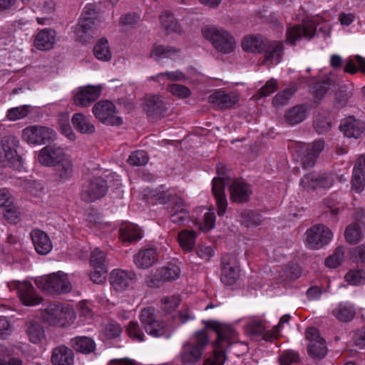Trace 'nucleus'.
I'll return each instance as SVG.
<instances>
[{
	"instance_id": "nucleus-39",
	"label": "nucleus",
	"mask_w": 365,
	"mask_h": 365,
	"mask_svg": "<svg viewBox=\"0 0 365 365\" xmlns=\"http://www.w3.org/2000/svg\"><path fill=\"white\" fill-rule=\"evenodd\" d=\"M55 167V174L61 180L69 179L73 173V163L71 160L66 155L62 160L56 163Z\"/></svg>"
},
{
	"instance_id": "nucleus-24",
	"label": "nucleus",
	"mask_w": 365,
	"mask_h": 365,
	"mask_svg": "<svg viewBox=\"0 0 365 365\" xmlns=\"http://www.w3.org/2000/svg\"><path fill=\"white\" fill-rule=\"evenodd\" d=\"M158 259V254L155 248L142 249L133 256V262L140 269H148L152 267Z\"/></svg>"
},
{
	"instance_id": "nucleus-32",
	"label": "nucleus",
	"mask_w": 365,
	"mask_h": 365,
	"mask_svg": "<svg viewBox=\"0 0 365 365\" xmlns=\"http://www.w3.org/2000/svg\"><path fill=\"white\" fill-rule=\"evenodd\" d=\"M180 274V267L175 264L169 263L158 269L154 277L158 281L168 282L177 279Z\"/></svg>"
},
{
	"instance_id": "nucleus-57",
	"label": "nucleus",
	"mask_w": 365,
	"mask_h": 365,
	"mask_svg": "<svg viewBox=\"0 0 365 365\" xmlns=\"http://www.w3.org/2000/svg\"><path fill=\"white\" fill-rule=\"evenodd\" d=\"M199 228L203 232H207L213 229L215 224V215L212 210H210L204 215L203 222H197Z\"/></svg>"
},
{
	"instance_id": "nucleus-10",
	"label": "nucleus",
	"mask_w": 365,
	"mask_h": 365,
	"mask_svg": "<svg viewBox=\"0 0 365 365\" xmlns=\"http://www.w3.org/2000/svg\"><path fill=\"white\" fill-rule=\"evenodd\" d=\"M305 236L308 247L313 250H319L331 241L332 232L329 227L318 224L308 229L305 232Z\"/></svg>"
},
{
	"instance_id": "nucleus-50",
	"label": "nucleus",
	"mask_w": 365,
	"mask_h": 365,
	"mask_svg": "<svg viewBox=\"0 0 365 365\" xmlns=\"http://www.w3.org/2000/svg\"><path fill=\"white\" fill-rule=\"evenodd\" d=\"M149 160V157L144 150H135L130 153L127 163L131 166L145 165Z\"/></svg>"
},
{
	"instance_id": "nucleus-1",
	"label": "nucleus",
	"mask_w": 365,
	"mask_h": 365,
	"mask_svg": "<svg viewBox=\"0 0 365 365\" xmlns=\"http://www.w3.org/2000/svg\"><path fill=\"white\" fill-rule=\"evenodd\" d=\"M204 323L207 329L216 334L215 344L219 349H222L223 354L225 355L229 349L237 356L248 352V345L244 341L237 340V333L231 326L216 321H204Z\"/></svg>"
},
{
	"instance_id": "nucleus-19",
	"label": "nucleus",
	"mask_w": 365,
	"mask_h": 365,
	"mask_svg": "<svg viewBox=\"0 0 365 365\" xmlns=\"http://www.w3.org/2000/svg\"><path fill=\"white\" fill-rule=\"evenodd\" d=\"M66 155L63 149L60 146L56 144L48 145L39 151L38 160L42 165L51 167L56 165Z\"/></svg>"
},
{
	"instance_id": "nucleus-5",
	"label": "nucleus",
	"mask_w": 365,
	"mask_h": 365,
	"mask_svg": "<svg viewBox=\"0 0 365 365\" xmlns=\"http://www.w3.org/2000/svg\"><path fill=\"white\" fill-rule=\"evenodd\" d=\"M207 327L197 331L192 341L186 342L181 351L182 361L185 364H193L202 357L205 347L208 344Z\"/></svg>"
},
{
	"instance_id": "nucleus-30",
	"label": "nucleus",
	"mask_w": 365,
	"mask_h": 365,
	"mask_svg": "<svg viewBox=\"0 0 365 365\" xmlns=\"http://www.w3.org/2000/svg\"><path fill=\"white\" fill-rule=\"evenodd\" d=\"M55 41L56 31L51 29H44L36 35L34 45L38 50L47 51L53 47Z\"/></svg>"
},
{
	"instance_id": "nucleus-3",
	"label": "nucleus",
	"mask_w": 365,
	"mask_h": 365,
	"mask_svg": "<svg viewBox=\"0 0 365 365\" xmlns=\"http://www.w3.org/2000/svg\"><path fill=\"white\" fill-rule=\"evenodd\" d=\"M41 318L43 321L50 326L64 327L69 326L75 319V313L68 305L50 303L42 311Z\"/></svg>"
},
{
	"instance_id": "nucleus-27",
	"label": "nucleus",
	"mask_w": 365,
	"mask_h": 365,
	"mask_svg": "<svg viewBox=\"0 0 365 365\" xmlns=\"http://www.w3.org/2000/svg\"><path fill=\"white\" fill-rule=\"evenodd\" d=\"M51 362L53 365H74V353L64 345L58 346L52 351Z\"/></svg>"
},
{
	"instance_id": "nucleus-42",
	"label": "nucleus",
	"mask_w": 365,
	"mask_h": 365,
	"mask_svg": "<svg viewBox=\"0 0 365 365\" xmlns=\"http://www.w3.org/2000/svg\"><path fill=\"white\" fill-rule=\"evenodd\" d=\"M26 326V333L32 343L38 344L44 338V329L38 322L29 321Z\"/></svg>"
},
{
	"instance_id": "nucleus-18",
	"label": "nucleus",
	"mask_w": 365,
	"mask_h": 365,
	"mask_svg": "<svg viewBox=\"0 0 365 365\" xmlns=\"http://www.w3.org/2000/svg\"><path fill=\"white\" fill-rule=\"evenodd\" d=\"M109 281L115 292H123L133 287L136 281V274L133 272L115 269L110 272Z\"/></svg>"
},
{
	"instance_id": "nucleus-25",
	"label": "nucleus",
	"mask_w": 365,
	"mask_h": 365,
	"mask_svg": "<svg viewBox=\"0 0 365 365\" xmlns=\"http://www.w3.org/2000/svg\"><path fill=\"white\" fill-rule=\"evenodd\" d=\"M283 44L280 41H269L265 46L263 51H264V58L262 64H277L282 58L283 55Z\"/></svg>"
},
{
	"instance_id": "nucleus-9",
	"label": "nucleus",
	"mask_w": 365,
	"mask_h": 365,
	"mask_svg": "<svg viewBox=\"0 0 365 365\" xmlns=\"http://www.w3.org/2000/svg\"><path fill=\"white\" fill-rule=\"evenodd\" d=\"M324 148V142L322 140H315L311 145L299 144L296 146L295 153L297 155L304 168L313 167L319 153Z\"/></svg>"
},
{
	"instance_id": "nucleus-62",
	"label": "nucleus",
	"mask_w": 365,
	"mask_h": 365,
	"mask_svg": "<svg viewBox=\"0 0 365 365\" xmlns=\"http://www.w3.org/2000/svg\"><path fill=\"white\" fill-rule=\"evenodd\" d=\"M164 304L163 309L166 312H172L174 311L180 304L181 302L180 297L179 295H174L170 297H165L162 299Z\"/></svg>"
},
{
	"instance_id": "nucleus-45",
	"label": "nucleus",
	"mask_w": 365,
	"mask_h": 365,
	"mask_svg": "<svg viewBox=\"0 0 365 365\" xmlns=\"http://www.w3.org/2000/svg\"><path fill=\"white\" fill-rule=\"evenodd\" d=\"M95 56L100 61H108L111 58V52L108 46V42L106 38H101L93 48Z\"/></svg>"
},
{
	"instance_id": "nucleus-33",
	"label": "nucleus",
	"mask_w": 365,
	"mask_h": 365,
	"mask_svg": "<svg viewBox=\"0 0 365 365\" xmlns=\"http://www.w3.org/2000/svg\"><path fill=\"white\" fill-rule=\"evenodd\" d=\"M308 106L305 104L297 105L289 109L284 114V119L291 125L299 124L307 116Z\"/></svg>"
},
{
	"instance_id": "nucleus-43",
	"label": "nucleus",
	"mask_w": 365,
	"mask_h": 365,
	"mask_svg": "<svg viewBox=\"0 0 365 365\" xmlns=\"http://www.w3.org/2000/svg\"><path fill=\"white\" fill-rule=\"evenodd\" d=\"M120 237L123 242H133L141 239L142 234L138 227L130 225L120 230Z\"/></svg>"
},
{
	"instance_id": "nucleus-2",
	"label": "nucleus",
	"mask_w": 365,
	"mask_h": 365,
	"mask_svg": "<svg viewBox=\"0 0 365 365\" xmlns=\"http://www.w3.org/2000/svg\"><path fill=\"white\" fill-rule=\"evenodd\" d=\"M205 39L210 42L212 46L224 54L234 51L236 48V41L234 36L222 27H207L202 30Z\"/></svg>"
},
{
	"instance_id": "nucleus-12",
	"label": "nucleus",
	"mask_w": 365,
	"mask_h": 365,
	"mask_svg": "<svg viewBox=\"0 0 365 365\" xmlns=\"http://www.w3.org/2000/svg\"><path fill=\"white\" fill-rule=\"evenodd\" d=\"M94 116L101 123L110 125H120L122 118L115 115V106L109 101H100L93 107Z\"/></svg>"
},
{
	"instance_id": "nucleus-13",
	"label": "nucleus",
	"mask_w": 365,
	"mask_h": 365,
	"mask_svg": "<svg viewBox=\"0 0 365 365\" xmlns=\"http://www.w3.org/2000/svg\"><path fill=\"white\" fill-rule=\"evenodd\" d=\"M139 317L141 324L144 326L145 331L148 334L155 337H159L166 334L164 323L156 319L154 307H148L143 309Z\"/></svg>"
},
{
	"instance_id": "nucleus-17",
	"label": "nucleus",
	"mask_w": 365,
	"mask_h": 365,
	"mask_svg": "<svg viewBox=\"0 0 365 365\" xmlns=\"http://www.w3.org/2000/svg\"><path fill=\"white\" fill-rule=\"evenodd\" d=\"M10 289H16L21 301L26 306H34L38 304L43 300L38 296L34 286L29 282H14L9 284Z\"/></svg>"
},
{
	"instance_id": "nucleus-29",
	"label": "nucleus",
	"mask_w": 365,
	"mask_h": 365,
	"mask_svg": "<svg viewBox=\"0 0 365 365\" xmlns=\"http://www.w3.org/2000/svg\"><path fill=\"white\" fill-rule=\"evenodd\" d=\"M209 102L219 109H227L234 106L237 98L223 91H217L209 96Z\"/></svg>"
},
{
	"instance_id": "nucleus-55",
	"label": "nucleus",
	"mask_w": 365,
	"mask_h": 365,
	"mask_svg": "<svg viewBox=\"0 0 365 365\" xmlns=\"http://www.w3.org/2000/svg\"><path fill=\"white\" fill-rule=\"evenodd\" d=\"M226 359V355L223 354L222 349H219L215 344L213 355L207 358L203 365H223Z\"/></svg>"
},
{
	"instance_id": "nucleus-54",
	"label": "nucleus",
	"mask_w": 365,
	"mask_h": 365,
	"mask_svg": "<svg viewBox=\"0 0 365 365\" xmlns=\"http://www.w3.org/2000/svg\"><path fill=\"white\" fill-rule=\"evenodd\" d=\"M30 113L29 106H23L9 109L7 112V118L10 120H17L25 118Z\"/></svg>"
},
{
	"instance_id": "nucleus-52",
	"label": "nucleus",
	"mask_w": 365,
	"mask_h": 365,
	"mask_svg": "<svg viewBox=\"0 0 365 365\" xmlns=\"http://www.w3.org/2000/svg\"><path fill=\"white\" fill-rule=\"evenodd\" d=\"M177 52H178V50L173 47L155 44L150 51V56L167 58Z\"/></svg>"
},
{
	"instance_id": "nucleus-56",
	"label": "nucleus",
	"mask_w": 365,
	"mask_h": 365,
	"mask_svg": "<svg viewBox=\"0 0 365 365\" xmlns=\"http://www.w3.org/2000/svg\"><path fill=\"white\" fill-rule=\"evenodd\" d=\"M317 174L309 173L304 175L300 181V185L307 191L315 190L317 189Z\"/></svg>"
},
{
	"instance_id": "nucleus-34",
	"label": "nucleus",
	"mask_w": 365,
	"mask_h": 365,
	"mask_svg": "<svg viewBox=\"0 0 365 365\" xmlns=\"http://www.w3.org/2000/svg\"><path fill=\"white\" fill-rule=\"evenodd\" d=\"M332 314L341 322H349L356 315V309L353 304L340 303L333 309Z\"/></svg>"
},
{
	"instance_id": "nucleus-31",
	"label": "nucleus",
	"mask_w": 365,
	"mask_h": 365,
	"mask_svg": "<svg viewBox=\"0 0 365 365\" xmlns=\"http://www.w3.org/2000/svg\"><path fill=\"white\" fill-rule=\"evenodd\" d=\"M70 344L76 351L88 354L93 352L96 349V343L88 336H76L71 340Z\"/></svg>"
},
{
	"instance_id": "nucleus-63",
	"label": "nucleus",
	"mask_w": 365,
	"mask_h": 365,
	"mask_svg": "<svg viewBox=\"0 0 365 365\" xmlns=\"http://www.w3.org/2000/svg\"><path fill=\"white\" fill-rule=\"evenodd\" d=\"M107 272V268H93L90 274V279L96 284H102L106 281Z\"/></svg>"
},
{
	"instance_id": "nucleus-7",
	"label": "nucleus",
	"mask_w": 365,
	"mask_h": 365,
	"mask_svg": "<svg viewBox=\"0 0 365 365\" xmlns=\"http://www.w3.org/2000/svg\"><path fill=\"white\" fill-rule=\"evenodd\" d=\"M217 177L213 178L212 184V192L216 200L217 207V215L222 216L225 215L227 207V200L225 192V187L231 178L226 174V168L222 164H217Z\"/></svg>"
},
{
	"instance_id": "nucleus-64",
	"label": "nucleus",
	"mask_w": 365,
	"mask_h": 365,
	"mask_svg": "<svg viewBox=\"0 0 365 365\" xmlns=\"http://www.w3.org/2000/svg\"><path fill=\"white\" fill-rule=\"evenodd\" d=\"M352 95V90L341 88L335 94V101L340 106H344Z\"/></svg>"
},
{
	"instance_id": "nucleus-46",
	"label": "nucleus",
	"mask_w": 365,
	"mask_h": 365,
	"mask_svg": "<svg viewBox=\"0 0 365 365\" xmlns=\"http://www.w3.org/2000/svg\"><path fill=\"white\" fill-rule=\"evenodd\" d=\"M309 355L312 358L323 359L327 353V347L324 339L317 340L309 343L307 346Z\"/></svg>"
},
{
	"instance_id": "nucleus-60",
	"label": "nucleus",
	"mask_w": 365,
	"mask_h": 365,
	"mask_svg": "<svg viewBox=\"0 0 365 365\" xmlns=\"http://www.w3.org/2000/svg\"><path fill=\"white\" fill-rule=\"evenodd\" d=\"M346 281L351 284H365V274L360 270L349 272L345 276Z\"/></svg>"
},
{
	"instance_id": "nucleus-21",
	"label": "nucleus",
	"mask_w": 365,
	"mask_h": 365,
	"mask_svg": "<svg viewBox=\"0 0 365 365\" xmlns=\"http://www.w3.org/2000/svg\"><path fill=\"white\" fill-rule=\"evenodd\" d=\"M143 110L148 116L160 118L165 116L168 108L161 96L153 95L145 98Z\"/></svg>"
},
{
	"instance_id": "nucleus-47",
	"label": "nucleus",
	"mask_w": 365,
	"mask_h": 365,
	"mask_svg": "<svg viewBox=\"0 0 365 365\" xmlns=\"http://www.w3.org/2000/svg\"><path fill=\"white\" fill-rule=\"evenodd\" d=\"M297 88L296 86L285 88L281 92H279L272 99V104L274 106H282L287 105L290 98L296 93Z\"/></svg>"
},
{
	"instance_id": "nucleus-26",
	"label": "nucleus",
	"mask_w": 365,
	"mask_h": 365,
	"mask_svg": "<svg viewBox=\"0 0 365 365\" xmlns=\"http://www.w3.org/2000/svg\"><path fill=\"white\" fill-rule=\"evenodd\" d=\"M269 41L261 35H247L242 41V48L245 51L261 53Z\"/></svg>"
},
{
	"instance_id": "nucleus-4",
	"label": "nucleus",
	"mask_w": 365,
	"mask_h": 365,
	"mask_svg": "<svg viewBox=\"0 0 365 365\" xmlns=\"http://www.w3.org/2000/svg\"><path fill=\"white\" fill-rule=\"evenodd\" d=\"M98 12L91 5L85 6L81 18L76 26L74 33L78 41L88 43L96 34V23Z\"/></svg>"
},
{
	"instance_id": "nucleus-58",
	"label": "nucleus",
	"mask_w": 365,
	"mask_h": 365,
	"mask_svg": "<svg viewBox=\"0 0 365 365\" xmlns=\"http://www.w3.org/2000/svg\"><path fill=\"white\" fill-rule=\"evenodd\" d=\"M126 331L128 336L135 340L139 341L144 340V334L137 322H130L127 327Z\"/></svg>"
},
{
	"instance_id": "nucleus-22",
	"label": "nucleus",
	"mask_w": 365,
	"mask_h": 365,
	"mask_svg": "<svg viewBox=\"0 0 365 365\" xmlns=\"http://www.w3.org/2000/svg\"><path fill=\"white\" fill-rule=\"evenodd\" d=\"M339 129L345 136L357 139L364 133L365 123L353 116H349L341 120Z\"/></svg>"
},
{
	"instance_id": "nucleus-38",
	"label": "nucleus",
	"mask_w": 365,
	"mask_h": 365,
	"mask_svg": "<svg viewBox=\"0 0 365 365\" xmlns=\"http://www.w3.org/2000/svg\"><path fill=\"white\" fill-rule=\"evenodd\" d=\"M313 126L316 132L321 135L329 132L331 128V121L329 114L325 112H318L314 115Z\"/></svg>"
},
{
	"instance_id": "nucleus-48",
	"label": "nucleus",
	"mask_w": 365,
	"mask_h": 365,
	"mask_svg": "<svg viewBox=\"0 0 365 365\" xmlns=\"http://www.w3.org/2000/svg\"><path fill=\"white\" fill-rule=\"evenodd\" d=\"M241 222L247 227L257 226L260 224L261 217L259 213L250 210H244L240 214Z\"/></svg>"
},
{
	"instance_id": "nucleus-59",
	"label": "nucleus",
	"mask_w": 365,
	"mask_h": 365,
	"mask_svg": "<svg viewBox=\"0 0 365 365\" xmlns=\"http://www.w3.org/2000/svg\"><path fill=\"white\" fill-rule=\"evenodd\" d=\"M168 90L174 96L179 98H188L190 94V90L182 85L173 83L168 86Z\"/></svg>"
},
{
	"instance_id": "nucleus-61",
	"label": "nucleus",
	"mask_w": 365,
	"mask_h": 365,
	"mask_svg": "<svg viewBox=\"0 0 365 365\" xmlns=\"http://www.w3.org/2000/svg\"><path fill=\"white\" fill-rule=\"evenodd\" d=\"M299 359L298 353L292 351H284L279 357L280 365H290L292 363L297 362Z\"/></svg>"
},
{
	"instance_id": "nucleus-35",
	"label": "nucleus",
	"mask_w": 365,
	"mask_h": 365,
	"mask_svg": "<svg viewBox=\"0 0 365 365\" xmlns=\"http://www.w3.org/2000/svg\"><path fill=\"white\" fill-rule=\"evenodd\" d=\"M73 127L82 134H92L95 132V126L81 113H75L71 119Z\"/></svg>"
},
{
	"instance_id": "nucleus-36",
	"label": "nucleus",
	"mask_w": 365,
	"mask_h": 365,
	"mask_svg": "<svg viewBox=\"0 0 365 365\" xmlns=\"http://www.w3.org/2000/svg\"><path fill=\"white\" fill-rule=\"evenodd\" d=\"M160 22L168 34L171 33L180 34L182 31L181 26L169 11L162 12L160 16Z\"/></svg>"
},
{
	"instance_id": "nucleus-28",
	"label": "nucleus",
	"mask_w": 365,
	"mask_h": 365,
	"mask_svg": "<svg viewBox=\"0 0 365 365\" xmlns=\"http://www.w3.org/2000/svg\"><path fill=\"white\" fill-rule=\"evenodd\" d=\"M31 237L35 250L38 254L46 255L50 252L52 244L46 232L40 230H34L31 232Z\"/></svg>"
},
{
	"instance_id": "nucleus-14",
	"label": "nucleus",
	"mask_w": 365,
	"mask_h": 365,
	"mask_svg": "<svg viewBox=\"0 0 365 365\" xmlns=\"http://www.w3.org/2000/svg\"><path fill=\"white\" fill-rule=\"evenodd\" d=\"M240 271L235 255L226 254L222 257L220 280L225 285L235 284L240 277Z\"/></svg>"
},
{
	"instance_id": "nucleus-53",
	"label": "nucleus",
	"mask_w": 365,
	"mask_h": 365,
	"mask_svg": "<svg viewBox=\"0 0 365 365\" xmlns=\"http://www.w3.org/2000/svg\"><path fill=\"white\" fill-rule=\"evenodd\" d=\"M344 251L341 247L336 248L333 255L326 259V265L329 267L336 268L339 266L344 260Z\"/></svg>"
},
{
	"instance_id": "nucleus-6",
	"label": "nucleus",
	"mask_w": 365,
	"mask_h": 365,
	"mask_svg": "<svg viewBox=\"0 0 365 365\" xmlns=\"http://www.w3.org/2000/svg\"><path fill=\"white\" fill-rule=\"evenodd\" d=\"M35 283L39 289L50 294H64L71 289L67 276L60 272L38 277Z\"/></svg>"
},
{
	"instance_id": "nucleus-16",
	"label": "nucleus",
	"mask_w": 365,
	"mask_h": 365,
	"mask_svg": "<svg viewBox=\"0 0 365 365\" xmlns=\"http://www.w3.org/2000/svg\"><path fill=\"white\" fill-rule=\"evenodd\" d=\"M317 31V25L312 20L304 21L302 24L294 25L287 31V41L295 45L297 41L302 38L310 40Z\"/></svg>"
},
{
	"instance_id": "nucleus-8",
	"label": "nucleus",
	"mask_w": 365,
	"mask_h": 365,
	"mask_svg": "<svg viewBox=\"0 0 365 365\" xmlns=\"http://www.w3.org/2000/svg\"><path fill=\"white\" fill-rule=\"evenodd\" d=\"M56 132L46 126L31 125L23 130L22 138L33 145L50 143L56 139Z\"/></svg>"
},
{
	"instance_id": "nucleus-49",
	"label": "nucleus",
	"mask_w": 365,
	"mask_h": 365,
	"mask_svg": "<svg viewBox=\"0 0 365 365\" xmlns=\"http://www.w3.org/2000/svg\"><path fill=\"white\" fill-rule=\"evenodd\" d=\"M90 264L92 268H107L106 253L99 248L96 247L91 254Z\"/></svg>"
},
{
	"instance_id": "nucleus-37",
	"label": "nucleus",
	"mask_w": 365,
	"mask_h": 365,
	"mask_svg": "<svg viewBox=\"0 0 365 365\" xmlns=\"http://www.w3.org/2000/svg\"><path fill=\"white\" fill-rule=\"evenodd\" d=\"M244 329L246 335L252 339H257L264 334L266 328L261 320L256 317H251L247 319Z\"/></svg>"
},
{
	"instance_id": "nucleus-23",
	"label": "nucleus",
	"mask_w": 365,
	"mask_h": 365,
	"mask_svg": "<svg viewBox=\"0 0 365 365\" xmlns=\"http://www.w3.org/2000/svg\"><path fill=\"white\" fill-rule=\"evenodd\" d=\"M229 191L230 192V200L239 204L247 202L252 193L250 186L237 179L232 181L229 187Z\"/></svg>"
},
{
	"instance_id": "nucleus-11",
	"label": "nucleus",
	"mask_w": 365,
	"mask_h": 365,
	"mask_svg": "<svg viewBox=\"0 0 365 365\" xmlns=\"http://www.w3.org/2000/svg\"><path fill=\"white\" fill-rule=\"evenodd\" d=\"M18 143L13 135H5L1 138L0 158L5 161L4 166L19 168L21 165V157L16 152Z\"/></svg>"
},
{
	"instance_id": "nucleus-44",
	"label": "nucleus",
	"mask_w": 365,
	"mask_h": 365,
	"mask_svg": "<svg viewBox=\"0 0 365 365\" xmlns=\"http://www.w3.org/2000/svg\"><path fill=\"white\" fill-rule=\"evenodd\" d=\"M195 238V232L193 230H184L178 235L179 244L187 252H190L194 247Z\"/></svg>"
},
{
	"instance_id": "nucleus-41",
	"label": "nucleus",
	"mask_w": 365,
	"mask_h": 365,
	"mask_svg": "<svg viewBox=\"0 0 365 365\" xmlns=\"http://www.w3.org/2000/svg\"><path fill=\"white\" fill-rule=\"evenodd\" d=\"M161 204L170 203V212H178L180 210H187L182 198L170 194H162L158 197Z\"/></svg>"
},
{
	"instance_id": "nucleus-20",
	"label": "nucleus",
	"mask_w": 365,
	"mask_h": 365,
	"mask_svg": "<svg viewBox=\"0 0 365 365\" xmlns=\"http://www.w3.org/2000/svg\"><path fill=\"white\" fill-rule=\"evenodd\" d=\"M101 92L100 87L93 86L81 87L73 96L74 104L80 107H88L99 98Z\"/></svg>"
},
{
	"instance_id": "nucleus-15",
	"label": "nucleus",
	"mask_w": 365,
	"mask_h": 365,
	"mask_svg": "<svg viewBox=\"0 0 365 365\" xmlns=\"http://www.w3.org/2000/svg\"><path fill=\"white\" fill-rule=\"evenodd\" d=\"M107 191L106 181L101 178H96L83 185L81 198L86 202H93L104 197Z\"/></svg>"
},
{
	"instance_id": "nucleus-40",
	"label": "nucleus",
	"mask_w": 365,
	"mask_h": 365,
	"mask_svg": "<svg viewBox=\"0 0 365 365\" xmlns=\"http://www.w3.org/2000/svg\"><path fill=\"white\" fill-rule=\"evenodd\" d=\"M331 85L332 81L330 78H327L309 86V91L314 96L315 103H319L324 98Z\"/></svg>"
},
{
	"instance_id": "nucleus-51",
	"label": "nucleus",
	"mask_w": 365,
	"mask_h": 365,
	"mask_svg": "<svg viewBox=\"0 0 365 365\" xmlns=\"http://www.w3.org/2000/svg\"><path fill=\"white\" fill-rule=\"evenodd\" d=\"M344 236L349 243H357L361 237L359 225L357 223H353L347 226L345 230Z\"/></svg>"
}]
</instances>
